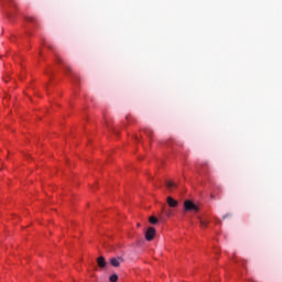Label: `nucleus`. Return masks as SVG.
Masks as SVG:
<instances>
[{
	"label": "nucleus",
	"instance_id": "1",
	"mask_svg": "<svg viewBox=\"0 0 282 282\" xmlns=\"http://www.w3.org/2000/svg\"><path fill=\"white\" fill-rule=\"evenodd\" d=\"M184 210L187 213L191 210H193L194 213H198L199 207L197 205H195V203H193L192 200H185L184 202Z\"/></svg>",
	"mask_w": 282,
	"mask_h": 282
},
{
	"label": "nucleus",
	"instance_id": "2",
	"mask_svg": "<svg viewBox=\"0 0 282 282\" xmlns=\"http://www.w3.org/2000/svg\"><path fill=\"white\" fill-rule=\"evenodd\" d=\"M145 239L148 241H153L155 239V227H149L145 231Z\"/></svg>",
	"mask_w": 282,
	"mask_h": 282
},
{
	"label": "nucleus",
	"instance_id": "3",
	"mask_svg": "<svg viewBox=\"0 0 282 282\" xmlns=\"http://www.w3.org/2000/svg\"><path fill=\"white\" fill-rule=\"evenodd\" d=\"M120 263H122V258H111L110 265L113 268H120Z\"/></svg>",
	"mask_w": 282,
	"mask_h": 282
},
{
	"label": "nucleus",
	"instance_id": "4",
	"mask_svg": "<svg viewBox=\"0 0 282 282\" xmlns=\"http://www.w3.org/2000/svg\"><path fill=\"white\" fill-rule=\"evenodd\" d=\"M177 200H175L173 197H167V205L170 206V208H177Z\"/></svg>",
	"mask_w": 282,
	"mask_h": 282
},
{
	"label": "nucleus",
	"instance_id": "5",
	"mask_svg": "<svg viewBox=\"0 0 282 282\" xmlns=\"http://www.w3.org/2000/svg\"><path fill=\"white\" fill-rule=\"evenodd\" d=\"M97 263H98L99 268H106L107 267V260H105V257H99L97 259Z\"/></svg>",
	"mask_w": 282,
	"mask_h": 282
},
{
	"label": "nucleus",
	"instance_id": "6",
	"mask_svg": "<svg viewBox=\"0 0 282 282\" xmlns=\"http://www.w3.org/2000/svg\"><path fill=\"white\" fill-rule=\"evenodd\" d=\"M144 133L145 135H148V138H151V135H153V130H151L150 128H145Z\"/></svg>",
	"mask_w": 282,
	"mask_h": 282
},
{
	"label": "nucleus",
	"instance_id": "7",
	"mask_svg": "<svg viewBox=\"0 0 282 282\" xmlns=\"http://www.w3.org/2000/svg\"><path fill=\"white\" fill-rule=\"evenodd\" d=\"M109 281L110 282H117L118 281V274L110 275Z\"/></svg>",
	"mask_w": 282,
	"mask_h": 282
},
{
	"label": "nucleus",
	"instance_id": "8",
	"mask_svg": "<svg viewBox=\"0 0 282 282\" xmlns=\"http://www.w3.org/2000/svg\"><path fill=\"white\" fill-rule=\"evenodd\" d=\"M149 221H150V224L155 225V224H158V218H155L154 216H151V217L149 218Z\"/></svg>",
	"mask_w": 282,
	"mask_h": 282
},
{
	"label": "nucleus",
	"instance_id": "9",
	"mask_svg": "<svg viewBox=\"0 0 282 282\" xmlns=\"http://www.w3.org/2000/svg\"><path fill=\"white\" fill-rule=\"evenodd\" d=\"M200 226L202 228H206V226H208V221L200 219Z\"/></svg>",
	"mask_w": 282,
	"mask_h": 282
},
{
	"label": "nucleus",
	"instance_id": "10",
	"mask_svg": "<svg viewBox=\"0 0 282 282\" xmlns=\"http://www.w3.org/2000/svg\"><path fill=\"white\" fill-rule=\"evenodd\" d=\"M166 186H167V188H173V187H175V183L170 181L166 183Z\"/></svg>",
	"mask_w": 282,
	"mask_h": 282
},
{
	"label": "nucleus",
	"instance_id": "11",
	"mask_svg": "<svg viewBox=\"0 0 282 282\" xmlns=\"http://www.w3.org/2000/svg\"><path fill=\"white\" fill-rule=\"evenodd\" d=\"M64 67H65L66 72H72V67H69V65H65Z\"/></svg>",
	"mask_w": 282,
	"mask_h": 282
},
{
	"label": "nucleus",
	"instance_id": "12",
	"mask_svg": "<svg viewBox=\"0 0 282 282\" xmlns=\"http://www.w3.org/2000/svg\"><path fill=\"white\" fill-rule=\"evenodd\" d=\"M166 217H171V210L165 212Z\"/></svg>",
	"mask_w": 282,
	"mask_h": 282
},
{
	"label": "nucleus",
	"instance_id": "13",
	"mask_svg": "<svg viewBox=\"0 0 282 282\" xmlns=\"http://www.w3.org/2000/svg\"><path fill=\"white\" fill-rule=\"evenodd\" d=\"M210 197H212V199H215V195L212 194Z\"/></svg>",
	"mask_w": 282,
	"mask_h": 282
},
{
	"label": "nucleus",
	"instance_id": "14",
	"mask_svg": "<svg viewBox=\"0 0 282 282\" xmlns=\"http://www.w3.org/2000/svg\"><path fill=\"white\" fill-rule=\"evenodd\" d=\"M226 217H228V215L224 216V219H226Z\"/></svg>",
	"mask_w": 282,
	"mask_h": 282
},
{
	"label": "nucleus",
	"instance_id": "15",
	"mask_svg": "<svg viewBox=\"0 0 282 282\" xmlns=\"http://www.w3.org/2000/svg\"><path fill=\"white\" fill-rule=\"evenodd\" d=\"M135 140H139L138 137H135Z\"/></svg>",
	"mask_w": 282,
	"mask_h": 282
}]
</instances>
